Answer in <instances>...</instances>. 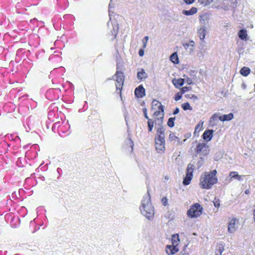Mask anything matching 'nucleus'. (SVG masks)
I'll use <instances>...</instances> for the list:
<instances>
[{
	"mask_svg": "<svg viewBox=\"0 0 255 255\" xmlns=\"http://www.w3.org/2000/svg\"><path fill=\"white\" fill-rule=\"evenodd\" d=\"M203 123H198L195 127V131L194 132V135H196V134H198V132L200 131L203 127Z\"/></svg>",
	"mask_w": 255,
	"mask_h": 255,
	"instance_id": "nucleus-26",
	"label": "nucleus"
},
{
	"mask_svg": "<svg viewBox=\"0 0 255 255\" xmlns=\"http://www.w3.org/2000/svg\"><path fill=\"white\" fill-rule=\"evenodd\" d=\"M166 251L168 255H173L178 252V249L175 246H167Z\"/></svg>",
	"mask_w": 255,
	"mask_h": 255,
	"instance_id": "nucleus-19",
	"label": "nucleus"
},
{
	"mask_svg": "<svg viewBox=\"0 0 255 255\" xmlns=\"http://www.w3.org/2000/svg\"><path fill=\"white\" fill-rule=\"evenodd\" d=\"M188 44L190 45V46L191 47V48H189V52H192L194 50L193 47H194V45H195V42L193 40H190L189 41V42L188 43Z\"/></svg>",
	"mask_w": 255,
	"mask_h": 255,
	"instance_id": "nucleus-34",
	"label": "nucleus"
},
{
	"mask_svg": "<svg viewBox=\"0 0 255 255\" xmlns=\"http://www.w3.org/2000/svg\"><path fill=\"white\" fill-rule=\"evenodd\" d=\"M216 174V170H214L209 172H206L202 174L200 177L201 187L203 189H210L218 181Z\"/></svg>",
	"mask_w": 255,
	"mask_h": 255,
	"instance_id": "nucleus-1",
	"label": "nucleus"
},
{
	"mask_svg": "<svg viewBox=\"0 0 255 255\" xmlns=\"http://www.w3.org/2000/svg\"><path fill=\"white\" fill-rule=\"evenodd\" d=\"M183 46H184V47L185 48V49H187L188 48H190L189 47L191 48V47L190 46V45H189L188 43H183L182 44Z\"/></svg>",
	"mask_w": 255,
	"mask_h": 255,
	"instance_id": "nucleus-43",
	"label": "nucleus"
},
{
	"mask_svg": "<svg viewBox=\"0 0 255 255\" xmlns=\"http://www.w3.org/2000/svg\"><path fill=\"white\" fill-rule=\"evenodd\" d=\"M208 145L205 143H199L196 146V152L204 155H207L208 152Z\"/></svg>",
	"mask_w": 255,
	"mask_h": 255,
	"instance_id": "nucleus-6",
	"label": "nucleus"
},
{
	"mask_svg": "<svg viewBox=\"0 0 255 255\" xmlns=\"http://www.w3.org/2000/svg\"><path fill=\"white\" fill-rule=\"evenodd\" d=\"M251 72L249 68L243 67L240 70V74L244 76H247Z\"/></svg>",
	"mask_w": 255,
	"mask_h": 255,
	"instance_id": "nucleus-24",
	"label": "nucleus"
},
{
	"mask_svg": "<svg viewBox=\"0 0 255 255\" xmlns=\"http://www.w3.org/2000/svg\"><path fill=\"white\" fill-rule=\"evenodd\" d=\"M159 102L155 100H154L153 101H152V105H154V106H157V105L159 103Z\"/></svg>",
	"mask_w": 255,
	"mask_h": 255,
	"instance_id": "nucleus-49",
	"label": "nucleus"
},
{
	"mask_svg": "<svg viewBox=\"0 0 255 255\" xmlns=\"http://www.w3.org/2000/svg\"><path fill=\"white\" fill-rule=\"evenodd\" d=\"M158 125L159 126V127H160L161 126H162V124H161L160 121H158Z\"/></svg>",
	"mask_w": 255,
	"mask_h": 255,
	"instance_id": "nucleus-53",
	"label": "nucleus"
},
{
	"mask_svg": "<svg viewBox=\"0 0 255 255\" xmlns=\"http://www.w3.org/2000/svg\"><path fill=\"white\" fill-rule=\"evenodd\" d=\"M214 0H198V2L204 6L210 4Z\"/></svg>",
	"mask_w": 255,
	"mask_h": 255,
	"instance_id": "nucleus-30",
	"label": "nucleus"
},
{
	"mask_svg": "<svg viewBox=\"0 0 255 255\" xmlns=\"http://www.w3.org/2000/svg\"><path fill=\"white\" fill-rule=\"evenodd\" d=\"M146 41H143V47L145 48L146 46Z\"/></svg>",
	"mask_w": 255,
	"mask_h": 255,
	"instance_id": "nucleus-52",
	"label": "nucleus"
},
{
	"mask_svg": "<svg viewBox=\"0 0 255 255\" xmlns=\"http://www.w3.org/2000/svg\"><path fill=\"white\" fill-rule=\"evenodd\" d=\"M254 219H255V218H254Z\"/></svg>",
	"mask_w": 255,
	"mask_h": 255,
	"instance_id": "nucleus-58",
	"label": "nucleus"
},
{
	"mask_svg": "<svg viewBox=\"0 0 255 255\" xmlns=\"http://www.w3.org/2000/svg\"><path fill=\"white\" fill-rule=\"evenodd\" d=\"M191 98H192L193 99H196L197 100V97L196 96L194 95H192V97H190Z\"/></svg>",
	"mask_w": 255,
	"mask_h": 255,
	"instance_id": "nucleus-51",
	"label": "nucleus"
},
{
	"mask_svg": "<svg viewBox=\"0 0 255 255\" xmlns=\"http://www.w3.org/2000/svg\"><path fill=\"white\" fill-rule=\"evenodd\" d=\"M213 203L215 207H219L220 206V202L219 199H216V198H215Z\"/></svg>",
	"mask_w": 255,
	"mask_h": 255,
	"instance_id": "nucleus-37",
	"label": "nucleus"
},
{
	"mask_svg": "<svg viewBox=\"0 0 255 255\" xmlns=\"http://www.w3.org/2000/svg\"><path fill=\"white\" fill-rule=\"evenodd\" d=\"M112 26L113 30L111 31L112 34L116 36L119 31V26L117 21H115L114 23H112Z\"/></svg>",
	"mask_w": 255,
	"mask_h": 255,
	"instance_id": "nucleus-23",
	"label": "nucleus"
},
{
	"mask_svg": "<svg viewBox=\"0 0 255 255\" xmlns=\"http://www.w3.org/2000/svg\"><path fill=\"white\" fill-rule=\"evenodd\" d=\"M216 255H219L218 254H217Z\"/></svg>",
	"mask_w": 255,
	"mask_h": 255,
	"instance_id": "nucleus-59",
	"label": "nucleus"
},
{
	"mask_svg": "<svg viewBox=\"0 0 255 255\" xmlns=\"http://www.w3.org/2000/svg\"><path fill=\"white\" fill-rule=\"evenodd\" d=\"M249 192V190H247L246 191H245V193L246 194H248V193Z\"/></svg>",
	"mask_w": 255,
	"mask_h": 255,
	"instance_id": "nucleus-54",
	"label": "nucleus"
},
{
	"mask_svg": "<svg viewBox=\"0 0 255 255\" xmlns=\"http://www.w3.org/2000/svg\"><path fill=\"white\" fill-rule=\"evenodd\" d=\"M239 38L242 40H246L247 37V30L245 29H241L238 33Z\"/></svg>",
	"mask_w": 255,
	"mask_h": 255,
	"instance_id": "nucleus-22",
	"label": "nucleus"
},
{
	"mask_svg": "<svg viewBox=\"0 0 255 255\" xmlns=\"http://www.w3.org/2000/svg\"><path fill=\"white\" fill-rule=\"evenodd\" d=\"M129 145H130V146L131 147V148L132 149L133 148V141L131 140L130 138H129Z\"/></svg>",
	"mask_w": 255,
	"mask_h": 255,
	"instance_id": "nucleus-48",
	"label": "nucleus"
},
{
	"mask_svg": "<svg viewBox=\"0 0 255 255\" xmlns=\"http://www.w3.org/2000/svg\"><path fill=\"white\" fill-rule=\"evenodd\" d=\"M235 219H233L232 220L229 224V226H228V231L231 233H234V232H235L236 229L235 228Z\"/></svg>",
	"mask_w": 255,
	"mask_h": 255,
	"instance_id": "nucleus-21",
	"label": "nucleus"
},
{
	"mask_svg": "<svg viewBox=\"0 0 255 255\" xmlns=\"http://www.w3.org/2000/svg\"><path fill=\"white\" fill-rule=\"evenodd\" d=\"M69 83H70V84L71 85H72V86H73V84H72V83L69 82Z\"/></svg>",
	"mask_w": 255,
	"mask_h": 255,
	"instance_id": "nucleus-57",
	"label": "nucleus"
},
{
	"mask_svg": "<svg viewBox=\"0 0 255 255\" xmlns=\"http://www.w3.org/2000/svg\"><path fill=\"white\" fill-rule=\"evenodd\" d=\"M181 98H182V96L180 94V93H177V94H175V98L174 99H175V100L176 101H178L179 100H180Z\"/></svg>",
	"mask_w": 255,
	"mask_h": 255,
	"instance_id": "nucleus-36",
	"label": "nucleus"
},
{
	"mask_svg": "<svg viewBox=\"0 0 255 255\" xmlns=\"http://www.w3.org/2000/svg\"><path fill=\"white\" fill-rule=\"evenodd\" d=\"M138 54L140 56H142L144 55V50L142 49H140L138 52Z\"/></svg>",
	"mask_w": 255,
	"mask_h": 255,
	"instance_id": "nucleus-46",
	"label": "nucleus"
},
{
	"mask_svg": "<svg viewBox=\"0 0 255 255\" xmlns=\"http://www.w3.org/2000/svg\"><path fill=\"white\" fill-rule=\"evenodd\" d=\"M161 202L163 205H166L167 203V199L166 197H163L161 199Z\"/></svg>",
	"mask_w": 255,
	"mask_h": 255,
	"instance_id": "nucleus-41",
	"label": "nucleus"
},
{
	"mask_svg": "<svg viewBox=\"0 0 255 255\" xmlns=\"http://www.w3.org/2000/svg\"><path fill=\"white\" fill-rule=\"evenodd\" d=\"M224 251V248L222 245H220L218 247V252L220 254V255H222V254Z\"/></svg>",
	"mask_w": 255,
	"mask_h": 255,
	"instance_id": "nucleus-39",
	"label": "nucleus"
},
{
	"mask_svg": "<svg viewBox=\"0 0 255 255\" xmlns=\"http://www.w3.org/2000/svg\"><path fill=\"white\" fill-rule=\"evenodd\" d=\"M214 130L213 129L206 130L202 135L203 138L206 141L211 140L213 136Z\"/></svg>",
	"mask_w": 255,
	"mask_h": 255,
	"instance_id": "nucleus-9",
	"label": "nucleus"
},
{
	"mask_svg": "<svg viewBox=\"0 0 255 255\" xmlns=\"http://www.w3.org/2000/svg\"><path fill=\"white\" fill-rule=\"evenodd\" d=\"M150 201V197L149 194L144 196L140 208L141 214L149 220L152 219L154 215V208Z\"/></svg>",
	"mask_w": 255,
	"mask_h": 255,
	"instance_id": "nucleus-2",
	"label": "nucleus"
},
{
	"mask_svg": "<svg viewBox=\"0 0 255 255\" xmlns=\"http://www.w3.org/2000/svg\"><path fill=\"white\" fill-rule=\"evenodd\" d=\"M199 21L201 24V27H207V26L209 23V15L207 14L201 15L200 16Z\"/></svg>",
	"mask_w": 255,
	"mask_h": 255,
	"instance_id": "nucleus-10",
	"label": "nucleus"
},
{
	"mask_svg": "<svg viewBox=\"0 0 255 255\" xmlns=\"http://www.w3.org/2000/svg\"><path fill=\"white\" fill-rule=\"evenodd\" d=\"M230 176L231 177V179H235L238 180V181H242L243 180L244 175H240L238 174L237 172L232 171L230 173Z\"/></svg>",
	"mask_w": 255,
	"mask_h": 255,
	"instance_id": "nucleus-14",
	"label": "nucleus"
},
{
	"mask_svg": "<svg viewBox=\"0 0 255 255\" xmlns=\"http://www.w3.org/2000/svg\"><path fill=\"white\" fill-rule=\"evenodd\" d=\"M204 160L203 157H200L196 165L197 166V168H200L204 164Z\"/></svg>",
	"mask_w": 255,
	"mask_h": 255,
	"instance_id": "nucleus-32",
	"label": "nucleus"
},
{
	"mask_svg": "<svg viewBox=\"0 0 255 255\" xmlns=\"http://www.w3.org/2000/svg\"><path fill=\"white\" fill-rule=\"evenodd\" d=\"M137 77L138 80H143L147 77V74L144 69H141V70L137 73Z\"/></svg>",
	"mask_w": 255,
	"mask_h": 255,
	"instance_id": "nucleus-18",
	"label": "nucleus"
},
{
	"mask_svg": "<svg viewBox=\"0 0 255 255\" xmlns=\"http://www.w3.org/2000/svg\"><path fill=\"white\" fill-rule=\"evenodd\" d=\"M234 115L232 113H230L228 115H223V116H220L219 119L223 122L228 121L233 119Z\"/></svg>",
	"mask_w": 255,
	"mask_h": 255,
	"instance_id": "nucleus-15",
	"label": "nucleus"
},
{
	"mask_svg": "<svg viewBox=\"0 0 255 255\" xmlns=\"http://www.w3.org/2000/svg\"><path fill=\"white\" fill-rule=\"evenodd\" d=\"M179 112V109L178 108H176L174 112H173V115H176Z\"/></svg>",
	"mask_w": 255,
	"mask_h": 255,
	"instance_id": "nucleus-47",
	"label": "nucleus"
},
{
	"mask_svg": "<svg viewBox=\"0 0 255 255\" xmlns=\"http://www.w3.org/2000/svg\"><path fill=\"white\" fill-rule=\"evenodd\" d=\"M155 146L158 153H162L165 150V139L155 137Z\"/></svg>",
	"mask_w": 255,
	"mask_h": 255,
	"instance_id": "nucleus-5",
	"label": "nucleus"
},
{
	"mask_svg": "<svg viewBox=\"0 0 255 255\" xmlns=\"http://www.w3.org/2000/svg\"><path fill=\"white\" fill-rule=\"evenodd\" d=\"M254 218H255V209L254 210Z\"/></svg>",
	"mask_w": 255,
	"mask_h": 255,
	"instance_id": "nucleus-55",
	"label": "nucleus"
},
{
	"mask_svg": "<svg viewBox=\"0 0 255 255\" xmlns=\"http://www.w3.org/2000/svg\"><path fill=\"white\" fill-rule=\"evenodd\" d=\"M207 27H201L200 29L198 30V33L199 37L201 41H203L206 35V32L207 30Z\"/></svg>",
	"mask_w": 255,
	"mask_h": 255,
	"instance_id": "nucleus-12",
	"label": "nucleus"
},
{
	"mask_svg": "<svg viewBox=\"0 0 255 255\" xmlns=\"http://www.w3.org/2000/svg\"><path fill=\"white\" fill-rule=\"evenodd\" d=\"M148 40V36H145V37H144L142 41L145 40V41L147 42Z\"/></svg>",
	"mask_w": 255,
	"mask_h": 255,
	"instance_id": "nucleus-50",
	"label": "nucleus"
},
{
	"mask_svg": "<svg viewBox=\"0 0 255 255\" xmlns=\"http://www.w3.org/2000/svg\"><path fill=\"white\" fill-rule=\"evenodd\" d=\"M193 177V174L191 172H189V173H186V175L185 177L184 178L183 181V184L184 185H188L190 184V181L192 178Z\"/></svg>",
	"mask_w": 255,
	"mask_h": 255,
	"instance_id": "nucleus-17",
	"label": "nucleus"
},
{
	"mask_svg": "<svg viewBox=\"0 0 255 255\" xmlns=\"http://www.w3.org/2000/svg\"><path fill=\"white\" fill-rule=\"evenodd\" d=\"M142 111H143V113L144 116L145 118H146L147 120L150 119L149 118L148 116H147V109L146 108H143Z\"/></svg>",
	"mask_w": 255,
	"mask_h": 255,
	"instance_id": "nucleus-38",
	"label": "nucleus"
},
{
	"mask_svg": "<svg viewBox=\"0 0 255 255\" xmlns=\"http://www.w3.org/2000/svg\"><path fill=\"white\" fill-rule=\"evenodd\" d=\"M179 241V237L177 234L173 235L172 236V242L173 244H177Z\"/></svg>",
	"mask_w": 255,
	"mask_h": 255,
	"instance_id": "nucleus-31",
	"label": "nucleus"
},
{
	"mask_svg": "<svg viewBox=\"0 0 255 255\" xmlns=\"http://www.w3.org/2000/svg\"><path fill=\"white\" fill-rule=\"evenodd\" d=\"M115 76L116 77V86L117 90H119L120 91V94H121V91L122 90L125 79L124 73L121 71H117Z\"/></svg>",
	"mask_w": 255,
	"mask_h": 255,
	"instance_id": "nucleus-4",
	"label": "nucleus"
},
{
	"mask_svg": "<svg viewBox=\"0 0 255 255\" xmlns=\"http://www.w3.org/2000/svg\"><path fill=\"white\" fill-rule=\"evenodd\" d=\"M193 235H194L196 236L197 234H196V233H193Z\"/></svg>",
	"mask_w": 255,
	"mask_h": 255,
	"instance_id": "nucleus-56",
	"label": "nucleus"
},
{
	"mask_svg": "<svg viewBox=\"0 0 255 255\" xmlns=\"http://www.w3.org/2000/svg\"><path fill=\"white\" fill-rule=\"evenodd\" d=\"M186 82L187 83L188 85H191L193 83L192 79L188 78H187V79L186 80Z\"/></svg>",
	"mask_w": 255,
	"mask_h": 255,
	"instance_id": "nucleus-45",
	"label": "nucleus"
},
{
	"mask_svg": "<svg viewBox=\"0 0 255 255\" xmlns=\"http://www.w3.org/2000/svg\"><path fill=\"white\" fill-rule=\"evenodd\" d=\"M175 120V117L170 118L167 122V125L170 128H172L174 126V121Z\"/></svg>",
	"mask_w": 255,
	"mask_h": 255,
	"instance_id": "nucleus-29",
	"label": "nucleus"
},
{
	"mask_svg": "<svg viewBox=\"0 0 255 255\" xmlns=\"http://www.w3.org/2000/svg\"><path fill=\"white\" fill-rule=\"evenodd\" d=\"M170 60L175 64L179 63V59L176 52L171 54L170 56Z\"/></svg>",
	"mask_w": 255,
	"mask_h": 255,
	"instance_id": "nucleus-25",
	"label": "nucleus"
},
{
	"mask_svg": "<svg viewBox=\"0 0 255 255\" xmlns=\"http://www.w3.org/2000/svg\"><path fill=\"white\" fill-rule=\"evenodd\" d=\"M186 4H190L193 3L195 0H184Z\"/></svg>",
	"mask_w": 255,
	"mask_h": 255,
	"instance_id": "nucleus-44",
	"label": "nucleus"
},
{
	"mask_svg": "<svg viewBox=\"0 0 255 255\" xmlns=\"http://www.w3.org/2000/svg\"><path fill=\"white\" fill-rule=\"evenodd\" d=\"M191 89V88L190 87H184L181 89V94H184L187 91H188Z\"/></svg>",
	"mask_w": 255,
	"mask_h": 255,
	"instance_id": "nucleus-35",
	"label": "nucleus"
},
{
	"mask_svg": "<svg viewBox=\"0 0 255 255\" xmlns=\"http://www.w3.org/2000/svg\"><path fill=\"white\" fill-rule=\"evenodd\" d=\"M165 129L162 126H161L160 127H159L157 129V132L158 134V137L161 139H163V138H165V134H164Z\"/></svg>",
	"mask_w": 255,
	"mask_h": 255,
	"instance_id": "nucleus-20",
	"label": "nucleus"
},
{
	"mask_svg": "<svg viewBox=\"0 0 255 255\" xmlns=\"http://www.w3.org/2000/svg\"><path fill=\"white\" fill-rule=\"evenodd\" d=\"M112 0H111V2L109 4V16H110V18H111V13L112 12H113L111 9L113 7L112 5V3H111V1H112Z\"/></svg>",
	"mask_w": 255,
	"mask_h": 255,
	"instance_id": "nucleus-40",
	"label": "nucleus"
},
{
	"mask_svg": "<svg viewBox=\"0 0 255 255\" xmlns=\"http://www.w3.org/2000/svg\"><path fill=\"white\" fill-rule=\"evenodd\" d=\"M197 12V8L195 7H192L190 10H183L182 13L185 15H192Z\"/></svg>",
	"mask_w": 255,
	"mask_h": 255,
	"instance_id": "nucleus-16",
	"label": "nucleus"
},
{
	"mask_svg": "<svg viewBox=\"0 0 255 255\" xmlns=\"http://www.w3.org/2000/svg\"><path fill=\"white\" fill-rule=\"evenodd\" d=\"M194 170V165L192 164L191 163H189L187 167V172L186 173H189V172H191L193 174V171Z\"/></svg>",
	"mask_w": 255,
	"mask_h": 255,
	"instance_id": "nucleus-33",
	"label": "nucleus"
},
{
	"mask_svg": "<svg viewBox=\"0 0 255 255\" xmlns=\"http://www.w3.org/2000/svg\"><path fill=\"white\" fill-rule=\"evenodd\" d=\"M220 117L219 114L218 113H215L212 117L210 119L209 123L210 125L213 127L217 125L218 123V119Z\"/></svg>",
	"mask_w": 255,
	"mask_h": 255,
	"instance_id": "nucleus-11",
	"label": "nucleus"
},
{
	"mask_svg": "<svg viewBox=\"0 0 255 255\" xmlns=\"http://www.w3.org/2000/svg\"><path fill=\"white\" fill-rule=\"evenodd\" d=\"M176 137L175 136L174 134L173 133H171L169 135V139L170 140H174Z\"/></svg>",
	"mask_w": 255,
	"mask_h": 255,
	"instance_id": "nucleus-42",
	"label": "nucleus"
},
{
	"mask_svg": "<svg viewBox=\"0 0 255 255\" xmlns=\"http://www.w3.org/2000/svg\"><path fill=\"white\" fill-rule=\"evenodd\" d=\"M203 208L199 203H195L191 206L187 214L188 217L193 218L199 217L202 213Z\"/></svg>",
	"mask_w": 255,
	"mask_h": 255,
	"instance_id": "nucleus-3",
	"label": "nucleus"
},
{
	"mask_svg": "<svg viewBox=\"0 0 255 255\" xmlns=\"http://www.w3.org/2000/svg\"><path fill=\"white\" fill-rule=\"evenodd\" d=\"M185 79H174L172 81L173 84L175 86V87L179 88L180 87L183 86L184 85Z\"/></svg>",
	"mask_w": 255,
	"mask_h": 255,
	"instance_id": "nucleus-13",
	"label": "nucleus"
},
{
	"mask_svg": "<svg viewBox=\"0 0 255 255\" xmlns=\"http://www.w3.org/2000/svg\"><path fill=\"white\" fill-rule=\"evenodd\" d=\"M164 106L162 105L161 103H160V105L158 107V111H155L153 116L155 117H158L161 116L159 118H157V120L158 121H160L161 124H163V118H164Z\"/></svg>",
	"mask_w": 255,
	"mask_h": 255,
	"instance_id": "nucleus-7",
	"label": "nucleus"
},
{
	"mask_svg": "<svg viewBox=\"0 0 255 255\" xmlns=\"http://www.w3.org/2000/svg\"><path fill=\"white\" fill-rule=\"evenodd\" d=\"M154 122L151 119H148L147 121L148 130L151 132L154 126Z\"/></svg>",
	"mask_w": 255,
	"mask_h": 255,
	"instance_id": "nucleus-27",
	"label": "nucleus"
},
{
	"mask_svg": "<svg viewBox=\"0 0 255 255\" xmlns=\"http://www.w3.org/2000/svg\"><path fill=\"white\" fill-rule=\"evenodd\" d=\"M135 96L137 98H142L145 95V89L142 85H139L134 90Z\"/></svg>",
	"mask_w": 255,
	"mask_h": 255,
	"instance_id": "nucleus-8",
	"label": "nucleus"
},
{
	"mask_svg": "<svg viewBox=\"0 0 255 255\" xmlns=\"http://www.w3.org/2000/svg\"><path fill=\"white\" fill-rule=\"evenodd\" d=\"M182 108L184 111L192 110V108L190 106L188 102L185 103L182 105Z\"/></svg>",
	"mask_w": 255,
	"mask_h": 255,
	"instance_id": "nucleus-28",
	"label": "nucleus"
}]
</instances>
